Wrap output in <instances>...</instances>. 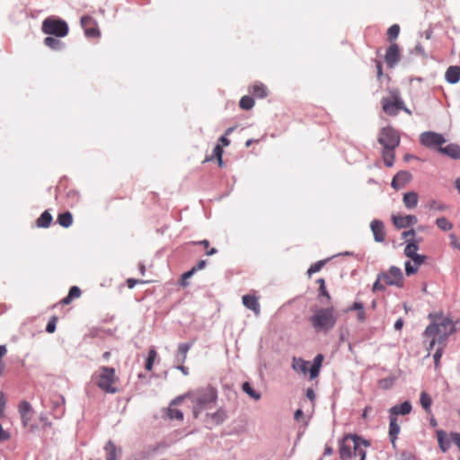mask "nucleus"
Instances as JSON below:
<instances>
[{
  "mask_svg": "<svg viewBox=\"0 0 460 460\" xmlns=\"http://www.w3.org/2000/svg\"><path fill=\"white\" fill-rule=\"evenodd\" d=\"M312 312L313 314L308 318V322L315 332H327L335 326L337 314L334 307L314 308Z\"/></svg>",
  "mask_w": 460,
  "mask_h": 460,
  "instance_id": "obj_3",
  "label": "nucleus"
},
{
  "mask_svg": "<svg viewBox=\"0 0 460 460\" xmlns=\"http://www.w3.org/2000/svg\"><path fill=\"white\" fill-rule=\"evenodd\" d=\"M421 265L422 264H415L414 262H412V261H406L405 262V272H406V274L408 276L415 274L418 271L419 267L421 266Z\"/></svg>",
  "mask_w": 460,
  "mask_h": 460,
  "instance_id": "obj_40",
  "label": "nucleus"
},
{
  "mask_svg": "<svg viewBox=\"0 0 460 460\" xmlns=\"http://www.w3.org/2000/svg\"><path fill=\"white\" fill-rule=\"evenodd\" d=\"M249 92L251 94L257 98H264L268 94L266 86L261 83H255L251 85Z\"/></svg>",
  "mask_w": 460,
  "mask_h": 460,
  "instance_id": "obj_26",
  "label": "nucleus"
},
{
  "mask_svg": "<svg viewBox=\"0 0 460 460\" xmlns=\"http://www.w3.org/2000/svg\"><path fill=\"white\" fill-rule=\"evenodd\" d=\"M104 450L106 452V460H117L118 448L112 441H109Z\"/></svg>",
  "mask_w": 460,
  "mask_h": 460,
  "instance_id": "obj_32",
  "label": "nucleus"
},
{
  "mask_svg": "<svg viewBox=\"0 0 460 460\" xmlns=\"http://www.w3.org/2000/svg\"><path fill=\"white\" fill-rule=\"evenodd\" d=\"M450 243L453 247L457 248L460 250V243L458 242V239L455 234H449Z\"/></svg>",
  "mask_w": 460,
  "mask_h": 460,
  "instance_id": "obj_52",
  "label": "nucleus"
},
{
  "mask_svg": "<svg viewBox=\"0 0 460 460\" xmlns=\"http://www.w3.org/2000/svg\"><path fill=\"white\" fill-rule=\"evenodd\" d=\"M420 141L424 146L438 150L446 143V139L441 134L432 131L423 132L420 137Z\"/></svg>",
  "mask_w": 460,
  "mask_h": 460,
  "instance_id": "obj_10",
  "label": "nucleus"
},
{
  "mask_svg": "<svg viewBox=\"0 0 460 460\" xmlns=\"http://www.w3.org/2000/svg\"><path fill=\"white\" fill-rule=\"evenodd\" d=\"M419 250L418 243L415 240L408 241L405 248H404V254L408 258H410L412 262L415 264H423L426 260L427 256L419 254L417 252Z\"/></svg>",
  "mask_w": 460,
  "mask_h": 460,
  "instance_id": "obj_11",
  "label": "nucleus"
},
{
  "mask_svg": "<svg viewBox=\"0 0 460 460\" xmlns=\"http://www.w3.org/2000/svg\"><path fill=\"white\" fill-rule=\"evenodd\" d=\"M325 261H319L310 266V268L307 270V274L309 278L312 276V274L316 273L322 270Z\"/></svg>",
  "mask_w": 460,
  "mask_h": 460,
  "instance_id": "obj_42",
  "label": "nucleus"
},
{
  "mask_svg": "<svg viewBox=\"0 0 460 460\" xmlns=\"http://www.w3.org/2000/svg\"><path fill=\"white\" fill-rule=\"evenodd\" d=\"M181 401V398L179 397V398L173 400L171 402V405H170V407L168 408V411H167V415H168L169 419H171V420H183V413L180 410L175 409V408L172 407L174 404L179 403Z\"/></svg>",
  "mask_w": 460,
  "mask_h": 460,
  "instance_id": "obj_25",
  "label": "nucleus"
},
{
  "mask_svg": "<svg viewBox=\"0 0 460 460\" xmlns=\"http://www.w3.org/2000/svg\"><path fill=\"white\" fill-rule=\"evenodd\" d=\"M403 326V320L402 318H399L395 323H394V329L396 331H401Z\"/></svg>",
  "mask_w": 460,
  "mask_h": 460,
  "instance_id": "obj_61",
  "label": "nucleus"
},
{
  "mask_svg": "<svg viewBox=\"0 0 460 460\" xmlns=\"http://www.w3.org/2000/svg\"><path fill=\"white\" fill-rule=\"evenodd\" d=\"M319 296L326 297L327 302H330L331 300V296L328 293L325 286H322V288H319Z\"/></svg>",
  "mask_w": 460,
  "mask_h": 460,
  "instance_id": "obj_54",
  "label": "nucleus"
},
{
  "mask_svg": "<svg viewBox=\"0 0 460 460\" xmlns=\"http://www.w3.org/2000/svg\"><path fill=\"white\" fill-rule=\"evenodd\" d=\"M437 438H438V442L440 449L443 452H447L448 450V448L450 447V441L447 438L446 432L443 430H438Z\"/></svg>",
  "mask_w": 460,
  "mask_h": 460,
  "instance_id": "obj_30",
  "label": "nucleus"
},
{
  "mask_svg": "<svg viewBox=\"0 0 460 460\" xmlns=\"http://www.w3.org/2000/svg\"><path fill=\"white\" fill-rule=\"evenodd\" d=\"M223 147L218 144L217 145L214 149H213V155L212 156L210 157H207L205 159V162H208V161H210L212 160L214 157H216L217 159V162H218V165L219 166H222L223 165V160H222V156H223Z\"/></svg>",
  "mask_w": 460,
  "mask_h": 460,
  "instance_id": "obj_33",
  "label": "nucleus"
},
{
  "mask_svg": "<svg viewBox=\"0 0 460 460\" xmlns=\"http://www.w3.org/2000/svg\"><path fill=\"white\" fill-rule=\"evenodd\" d=\"M357 318L361 323L366 320V314H365L364 307L361 309V311H358Z\"/></svg>",
  "mask_w": 460,
  "mask_h": 460,
  "instance_id": "obj_60",
  "label": "nucleus"
},
{
  "mask_svg": "<svg viewBox=\"0 0 460 460\" xmlns=\"http://www.w3.org/2000/svg\"><path fill=\"white\" fill-rule=\"evenodd\" d=\"M73 299L67 295L66 297H64L61 301H60V304L62 305H68L71 303Z\"/></svg>",
  "mask_w": 460,
  "mask_h": 460,
  "instance_id": "obj_64",
  "label": "nucleus"
},
{
  "mask_svg": "<svg viewBox=\"0 0 460 460\" xmlns=\"http://www.w3.org/2000/svg\"><path fill=\"white\" fill-rule=\"evenodd\" d=\"M438 152L453 159H460V146L456 144L447 145L445 147H439Z\"/></svg>",
  "mask_w": 460,
  "mask_h": 460,
  "instance_id": "obj_21",
  "label": "nucleus"
},
{
  "mask_svg": "<svg viewBox=\"0 0 460 460\" xmlns=\"http://www.w3.org/2000/svg\"><path fill=\"white\" fill-rule=\"evenodd\" d=\"M376 242L381 243L385 239V226L382 221L375 219L370 224Z\"/></svg>",
  "mask_w": 460,
  "mask_h": 460,
  "instance_id": "obj_18",
  "label": "nucleus"
},
{
  "mask_svg": "<svg viewBox=\"0 0 460 460\" xmlns=\"http://www.w3.org/2000/svg\"><path fill=\"white\" fill-rule=\"evenodd\" d=\"M332 453H333V450H332V447L326 445L325 448H324L323 456H331V455H332Z\"/></svg>",
  "mask_w": 460,
  "mask_h": 460,
  "instance_id": "obj_63",
  "label": "nucleus"
},
{
  "mask_svg": "<svg viewBox=\"0 0 460 460\" xmlns=\"http://www.w3.org/2000/svg\"><path fill=\"white\" fill-rule=\"evenodd\" d=\"M369 444L366 440H362L358 438L356 448L353 452V456H359V460H365L366 458V447H367Z\"/></svg>",
  "mask_w": 460,
  "mask_h": 460,
  "instance_id": "obj_27",
  "label": "nucleus"
},
{
  "mask_svg": "<svg viewBox=\"0 0 460 460\" xmlns=\"http://www.w3.org/2000/svg\"><path fill=\"white\" fill-rule=\"evenodd\" d=\"M11 438L10 432L4 430L0 424V442L7 441Z\"/></svg>",
  "mask_w": 460,
  "mask_h": 460,
  "instance_id": "obj_48",
  "label": "nucleus"
},
{
  "mask_svg": "<svg viewBox=\"0 0 460 460\" xmlns=\"http://www.w3.org/2000/svg\"><path fill=\"white\" fill-rule=\"evenodd\" d=\"M219 142L225 146H227L230 144V140L226 137V136H222L219 138Z\"/></svg>",
  "mask_w": 460,
  "mask_h": 460,
  "instance_id": "obj_62",
  "label": "nucleus"
},
{
  "mask_svg": "<svg viewBox=\"0 0 460 460\" xmlns=\"http://www.w3.org/2000/svg\"><path fill=\"white\" fill-rule=\"evenodd\" d=\"M402 102L399 89H390L388 94L381 99L382 110L386 115L394 117L402 108Z\"/></svg>",
  "mask_w": 460,
  "mask_h": 460,
  "instance_id": "obj_6",
  "label": "nucleus"
},
{
  "mask_svg": "<svg viewBox=\"0 0 460 460\" xmlns=\"http://www.w3.org/2000/svg\"><path fill=\"white\" fill-rule=\"evenodd\" d=\"M57 221L61 226L67 228L73 224V216L69 211H66L59 214Z\"/></svg>",
  "mask_w": 460,
  "mask_h": 460,
  "instance_id": "obj_31",
  "label": "nucleus"
},
{
  "mask_svg": "<svg viewBox=\"0 0 460 460\" xmlns=\"http://www.w3.org/2000/svg\"><path fill=\"white\" fill-rule=\"evenodd\" d=\"M243 390L254 400H259L261 398V394L257 393L248 382H244L243 384Z\"/></svg>",
  "mask_w": 460,
  "mask_h": 460,
  "instance_id": "obj_38",
  "label": "nucleus"
},
{
  "mask_svg": "<svg viewBox=\"0 0 460 460\" xmlns=\"http://www.w3.org/2000/svg\"><path fill=\"white\" fill-rule=\"evenodd\" d=\"M192 401L198 404L193 411L194 417L197 418L199 411L210 403H215L217 398V390L211 386L205 387L192 394Z\"/></svg>",
  "mask_w": 460,
  "mask_h": 460,
  "instance_id": "obj_7",
  "label": "nucleus"
},
{
  "mask_svg": "<svg viewBox=\"0 0 460 460\" xmlns=\"http://www.w3.org/2000/svg\"><path fill=\"white\" fill-rule=\"evenodd\" d=\"M451 440L454 444H456L460 449V434L456 432H452L450 434Z\"/></svg>",
  "mask_w": 460,
  "mask_h": 460,
  "instance_id": "obj_53",
  "label": "nucleus"
},
{
  "mask_svg": "<svg viewBox=\"0 0 460 460\" xmlns=\"http://www.w3.org/2000/svg\"><path fill=\"white\" fill-rule=\"evenodd\" d=\"M404 279L400 268L392 266L387 271L377 275L376 281L373 285V291L385 290V286L402 288Z\"/></svg>",
  "mask_w": 460,
  "mask_h": 460,
  "instance_id": "obj_4",
  "label": "nucleus"
},
{
  "mask_svg": "<svg viewBox=\"0 0 460 460\" xmlns=\"http://www.w3.org/2000/svg\"><path fill=\"white\" fill-rule=\"evenodd\" d=\"M436 225L442 231H449L453 228V224L449 222L445 217L437 218Z\"/></svg>",
  "mask_w": 460,
  "mask_h": 460,
  "instance_id": "obj_37",
  "label": "nucleus"
},
{
  "mask_svg": "<svg viewBox=\"0 0 460 460\" xmlns=\"http://www.w3.org/2000/svg\"><path fill=\"white\" fill-rule=\"evenodd\" d=\"M81 25L84 29H95L97 24L91 16H83L81 18Z\"/></svg>",
  "mask_w": 460,
  "mask_h": 460,
  "instance_id": "obj_39",
  "label": "nucleus"
},
{
  "mask_svg": "<svg viewBox=\"0 0 460 460\" xmlns=\"http://www.w3.org/2000/svg\"><path fill=\"white\" fill-rule=\"evenodd\" d=\"M254 100L249 95L243 96L239 102L240 108L243 110H251L254 106Z\"/></svg>",
  "mask_w": 460,
  "mask_h": 460,
  "instance_id": "obj_36",
  "label": "nucleus"
},
{
  "mask_svg": "<svg viewBox=\"0 0 460 460\" xmlns=\"http://www.w3.org/2000/svg\"><path fill=\"white\" fill-rule=\"evenodd\" d=\"M6 400L4 393L0 392V417L4 416Z\"/></svg>",
  "mask_w": 460,
  "mask_h": 460,
  "instance_id": "obj_50",
  "label": "nucleus"
},
{
  "mask_svg": "<svg viewBox=\"0 0 460 460\" xmlns=\"http://www.w3.org/2000/svg\"><path fill=\"white\" fill-rule=\"evenodd\" d=\"M47 33L53 34L55 37H47L44 40L45 44L53 49H58L60 46V41L57 38L65 37L68 31H44Z\"/></svg>",
  "mask_w": 460,
  "mask_h": 460,
  "instance_id": "obj_15",
  "label": "nucleus"
},
{
  "mask_svg": "<svg viewBox=\"0 0 460 460\" xmlns=\"http://www.w3.org/2000/svg\"><path fill=\"white\" fill-rule=\"evenodd\" d=\"M383 147L396 148L400 145V135L392 127H385L380 129L377 138Z\"/></svg>",
  "mask_w": 460,
  "mask_h": 460,
  "instance_id": "obj_8",
  "label": "nucleus"
},
{
  "mask_svg": "<svg viewBox=\"0 0 460 460\" xmlns=\"http://www.w3.org/2000/svg\"><path fill=\"white\" fill-rule=\"evenodd\" d=\"M18 411L21 415L23 427H27L31 420L32 407L27 401H22L18 405Z\"/></svg>",
  "mask_w": 460,
  "mask_h": 460,
  "instance_id": "obj_14",
  "label": "nucleus"
},
{
  "mask_svg": "<svg viewBox=\"0 0 460 460\" xmlns=\"http://www.w3.org/2000/svg\"><path fill=\"white\" fill-rule=\"evenodd\" d=\"M243 305L252 310L255 315H260L261 305L259 304V297L253 295H244L242 297Z\"/></svg>",
  "mask_w": 460,
  "mask_h": 460,
  "instance_id": "obj_17",
  "label": "nucleus"
},
{
  "mask_svg": "<svg viewBox=\"0 0 460 460\" xmlns=\"http://www.w3.org/2000/svg\"><path fill=\"white\" fill-rule=\"evenodd\" d=\"M87 38H95L100 36V31H84Z\"/></svg>",
  "mask_w": 460,
  "mask_h": 460,
  "instance_id": "obj_58",
  "label": "nucleus"
},
{
  "mask_svg": "<svg viewBox=\"0 0 460 460\" xmlns=\"http://www.w3.org/2000/svg\"><path fill=\"white\" fill-rule=\"evenodd\" d=\"M364 307L363 303L361 302H355L353 305L348 309L349 311H361V309Z\"/></svg>",
  "mask_w": 460,
  "mask_h": 460,
  "instance_id": "obj_57",
  "label": "nucleus"
},
{
  "mask_svg": "<svg viewBox=\"0 0 460 460\" xmlns=\"http://www.w3.org/2000/svg\"><path fill=\"white\" fill-rule=\"evenodd\" d=\"M194 274V270H189L187 272H184L179 280V284L185 288L189 285L188 279Z\"/></svg>",
  "mask_w": 460,
  "mask_h": 460,
  "instance_id": "obj_44",
  "label": "nucleus"
},
{
  "mask_svg": "<svg viewBox=\"0 0 460 460\" xmlns=\"http://www.w3.org/2000/svg\"><path fill=\"white\" fill-rule=\"evenodd\" d=\"M217 423L222 422L225 419V412L220 410L212 416Z\"/></svg>",
  "mask_w": 460,
  "mask_h": 460,
  "instance_id": "obj_55",
  "label": "nucleus"
},
{
  "mask_svg": "<svg viewBox=\"0 0 460 460\" xmlns=\"http://www.w3.org/2000/svg\"><path fill=\"white\" fill-rule=\"evenodd\" d=\"M93 384L105 394H117L119 392V376L114 367L102 366L92 376Z\"/></svg>",
  "mask_w": 460,
  "mask_h": 460,
  "instance_id": "obj_2",
  "label": "nucleus"
},
{
  "mask_svg": "<svg viewBox=\"0 0 460 460\" xmlns=\"http://www.w3.org/2000/svg\"><path fill=\"white\" fill-rule=\"evenodd\" d=\"M157 358V352L155 349H151L148 351V356L146 361L145 367L147 371H151L153 369V366L155 363V360Z\"/></svg>",
  "mask_w": 460,
  "mask_h": 460,
  "instance_id": "obj_35",
  "label": "nucleus"
},
{
  "mask_svg": "<svg viewBox=\"0 0 460 460\" xmlns=\"http://www.w3.org/2000/svg\"><path fill=\"white\" fill-rule=\"evenodd\" d=\"M400 49L397 44H392L385 56V62L389 67H394L400 61Z\"/></svg>",
  "mask_w": 460,
  "mask_h": 460,
  "instance_id": "obj_13",
  "label": "nucleus"
},
{
  "mask_svg": "<svg viewBox=\"0 0 460 460\" xmlns=\"http://www.w3.org/2000/svg\"><path fill=\"white\" fill-rule=\"evenodd\" d=\"M442 354H443V347L438 348L436 352H435V354H434V362H435L436 368L438 367L439 361H440V358L442 357Z\"/></svg>",
  "mask_w": 460,
  "mask_h": 460,
  "instance_id": "obj_47",
  "label": "nucleus"
},
{
  "mask_svg": "<svg viewBox=\"0 0 460 460\" xmlns=\"http://www.w3.org/2000/svg\"><path fill=\"white\" fill-rule=\"evenodd\" d=\"M429 319L431 323L427 326L424 336L431 339L427 348L429 351L437 343L443 344L447 337L456 332V326L454 322L444 316L441 312L430 313Z\"/></svg>",
  "mask_w": 460,
  "mask_h": 460,
  "instance_id": "obj_1",
  "label": "nucleus"
},
{
  "mask_svg": "<svg viewBox=\"0 0 460 460\" xmlns=\"http://www.w3.org/2000/svg\"><path fill=\"white\" fill-rule=\"evenodd\" d=\"M402 237L406 240V243H408V241L411 242V241L414 240L415 231L413 229L405 231L402 233Z\"/></svg>",
  "mask_w": 460,
  "mask_h": 460,
  "instance_id": "obj_49",
  "label": "nucleus"
},
{
  "mask_svg": "<svg viewBox=\"0 0 460 460\" xmlns=\"http://www.w3.org/2000/svg\"><path fill=\"white\" fill-rule=\"evenodd\" d=\"M400 426L397 422V417L390 415L389 437L394 446L395 445V441L400 433Z\"/></svg>",
  "mask_w": 460,
  "mask_h": 460,
  "instance_id": "obj_22",
  "label": "nucleus"
},
{
  "mask_svg": "<svg viewBox=\"0 0 460 460\" xmlns=\"http://www.w3.org/2000/svg\"><path fill=\"white\" fill-rule=\"evenodd\" d=\"M419 201V195L415 191H410L406 192L403 195L402 202L404 206L409 208L412 209L417 207Z\"/></svg>",
  "mask_w": 460,
  "mask_h": 460,
  "instance_id": "obj_23",
  "label": "nucleus"
},
{
  "mask_svg": "<svg viewBox=\"0 0 460 460\" xmlns=\"http://www.w3.org/2000/svg\"><path fill=\"white\" fill-rule=\"evenodd\" d=\"M394 149L395 148H390V147H384L382 156L385 164L387 167H392L394 163Z\"/></svg>",
  "mask_w": 460,
  "mask_h": 460,
  "instance_id": "obj_28",
  "label": "nucleus"
},
{
  "mask_svg": "<svg viewBox=\"0 0 460 460\" xmlns=\"http://www.w3.org/2000/svg\"><path fill=\"white\" fill-rule=\"evenodd\" d=\"M57 322H58V317L57 316H52L50 318V320L49 321V323H48V324L46 326V331L49 333H52V332H55Z\"/></svg>",
  "mask_w": 460,
  "mask_h": 460,
  "instance_id": "obj_45",
  "label": "nucleus"
},
{
  "mask_svg": "<svg viewBox=\"0 0 460 460\" xmlns=\"http://www.w3.org/2000/svg\"><path fill=\"white\" fill-rule=\"evenodd\" d=\"M393 223L396 228L402 229L417 224L418 219L412 215H393Z\"/></svg>",
  "mask_w": 460,
  "mask_h": 460,
  "instance_id": "obj_12",
  "label": "nucleus"
},
{
  "mask_svg": "<svg viewBox=\"0 0 460 460\" xmlns=\"http://www.w3.org/2000/svg\"><path fill=\"white\" fill-rule=\"evenodd\" d=\"M7 353V349L5 345H0V376L4 374L5 369V363L4 361V358Z\"/></svg>",
  "mask_w": 460,
  "mask_h": 460,
  "instance_id": "obj_41",
  "label": "nucleus"
},
{
  "mask_svg": "<svg viewBox=\"0 0 460 460\" xmlns=\"http://www.w3.org/2000/svg\"><path fill=\"white\" fill-rule=\"evenodd\" d=\"M411 404L409 401H405L401 404L393 406L390 410V415L397 417L398 415H407L411 411Z\"/></svg>",
  "mask_w": 460,
  "mask_h": 460,
  "instance_id": "obj_20",
  "label": "nucleus"
},
{
  "mask_svg": "<svg viewBox=\"0 0 460 460\" xmlns=\"http://www.w3.org/2000/svg\"><path fill=\"white\" fill-rule=\"evenodd\" d=\"M81 294H82V292H81L80 288L76 286H73L72 288H70L69 292H68V296L72 299L80 297Z\"/></svg>",
  "mask_w": 460,
  "mask_h": 460,
  "instance_id": "obj_46",
  "label": "nucleus"
},
{
  "mask_svg": "<svg viewBox=\"0 0 460 460\" xmlns=\"http://www.w3.org/2000/svg\"><path fill=\"white\" fill-rule=\"evenodd\" d=\"M400 31H388V40L393 41L398 37Z\"/></svg>",
  "mask_w": 460,
  "mask_h": 460,
  "instance_id": "obj_59",
  "label": "nucleus"
},
{
  "mask_svg": "<svg viewBox=\"0 0 460 460\" xmlns=\"http://www.w3.org/2000/svg\"><path fill=\"white\" fill-rule=\"evenodd\" d=\"M411 179V175L409 172L401 171L394 175L392 181V187L394 190H400L404 187Z\"/></svg>",
  "mask_w": 460,
  "mask_h": 460,
  "instance_id": "obj_16",
  "label": "nucleus"
},
{
  "mask_svg": "<svg viewBox=\"0 0 460 460\" xmlns=\"http://www.w3.org/2000/svg\"><path fill=\"white\" fill-rule=\"evenodd\" d=\"M207 261L205 260L199 261L190 270H194V273L205 268Z\"/></svg>",
  "mask_w": 460,
  "mask_h": 460,
  "instance_id": "obj_56",
  "label": "nucleus"
},
{
  "mask_svg": "<svg viewBox=\"0 0 460 460\" xmlns=\"http://www.w3.org/2000/svg\"><path fill=\"white\" fill-rule=\"evenodd\" d=\"M52 219L50 213L46 210L37 219L36 225L38 227L47 228L51 225Z\"/></svg>",
  "mask_w": 460,
  "mask_h": 460,
  "instance_id": "obj_29",
  "label": "nucleus"
},
{
  "mask_svg": "<svg viewBox=\"0 0 460 460\" xmlns=\"http://www.w3.org/2000/svg\"><path fill=\"white\" fill-rule=\"evenodd\" d=\"M323 359L324 358L323 354L316 355L311 367L309 368V361L304 360L301 358H293L292 367L295 371L302 373L303 375L309 373L310 379L313 380L319 376Z\"/></svg>",
  "mask_w": 460,
  "mask_h": 460,
  "instance_id": "obj_5",
  "label": "nucleus"
},
{
  "mask_svg": "<svg viewBox=\"0 0 460 460\" xmlns=\"http://www.w3.org/2000/svg\"><path fill=\"white\" fill-rule=\"evenodd\" d=\"M147 281L140 280V279H128L127 280V285L128 288H133L137 284H144Z\"/></svg>",
  "mask_w": 460,
  "mask_h": 460,
  "instance_id": "obj_51",
  "label": "nucleus"
},
{
  "mask_svg": "<svg viewBox=\"0 0 460 460\" xmlns=\"http://www.w3.org/2000/svg\"><path fill=\"white\" fill-rule=\"evenodd\" d=\"M445 77L449 84H456L460 80V67L457 66H449L446 71Z\"/></svg>",
  "mask_w": 460,
  "mask_h": 460,
  "instance_id": "obj_24",
  "label": "nucleus"
},
{
  "mask_svg": "<svg viewBox=\"0 0 460 460\" xmlns=\"http://www.w3.org/2000/svg\"><path fill=\"white\" fill-rule=\"evenodd\" d=\"M190 349V344L189 343H181L178 346V352L181 355V362L183 363L186 360L187 353Z\"/></svg>",
  "mask_w": 460,
  "mask_h": 460,
  "instance_id": "obj_43",
  "label": "nucleus"
},
{
  "mask_svg": "<svg viewBox=\"0 0 460 460\" xmlns=\"http://www.w3.org/2000/svg\"><path fill=\"white\" fill-rule=\"evenodd\" d=\"M420 402L422 408L427 412L430 411V406H431V403H432V400H431L430 396L426 392H422L420 394Z\"/></svg>",
  "mask_w": 460,
  "mask_h": 460,
  "instance_id": "obj_34",
  "label": "nucleus"
},
{
  "mask_svg": "<svg viewBox=\"0 0 460 460\" xmlns=\"http://www.w3.org/2000/svg\"><path fill=\"white\" fill-rule=\"evenodd\" d=\"M41 29H68L67 24L62 19L49 16L44 20Z\"/></svg>",
  "mask_w": 460,
  "mask_h": 460,
  "instance_id": "obj_19",
  "label": "nucleus"
},
{
  "mask_svg": "<svg viewBox=\"0 0 460 460\" xmlns=\"http://www.w3.org/2000/svg\"><path fill=\"white\" fill-rule=\"evenodd\" d=\"M358 439V436L349 434L340 442L339 454L341 460H349L353 457Z\"/></svg>",
  "mask_w": 460,
  "mask_h": 460,
  "instance_id": "obj_9",
  "label": "nucleus"
}]
</instances>
